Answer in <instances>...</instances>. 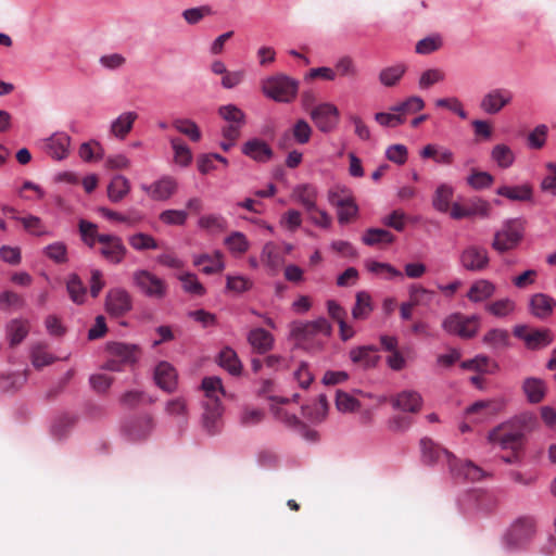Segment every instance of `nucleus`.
Masks as SVG:
<instances>
[{
	"instance_id": "nucleus-44",
	"label": "nucleus",
	"mask_w": 556,
	"mask_h": 556,
	"mask_svg": "<svg viewBox=\"0 0 556 556\" xmlns=\"http://www.w3.org/2000/svg\"><path fill=\"white\" fill-rule=\"evenodd\" d=\"M174 151V161L180 166H188L192 162V152L189 147L179 137L169 139Z\"/></svg>"
},
{
	"instance_id": "nucleus-18",
	"label": "nucleus",
	"mask_w": 556,
	"mask_h": 556,
	"mask_svg": "<svg viewBox=\"0 0 556 556\" xmlns=\"http://www.w3.org/2000/svg\"><path fill=\"white\" fill-rule=\"evenodd\" d=\"M71 137L65 132H55L45 140L43 149L52 159L61 161L68 154Z\"/></svg>"
},
{
	"instance_id": "nucleus-52",
	"label": "nucleus",
	"mask_w": 556,
	"mask_h": 556,
	"mask_svg": "<svg viewBox=\"0 0 556 556\" xmlns=\"http://www.w3.org/2000/svg\"><path fill=\"white\" fill-rule=\"evenodd\" d=\"M368 271L375 275L384 277L386 279H393L402 277V273L389 263H381L377 261L368 260L365 263Z\"/></svg>"
},
{
	"instance_id": "nucleus-60",
	"label": "nucleus",
	"mask_w": 556,
	"mask_h": 556,
	"mask_svg": "<svg viewBox=\"0 0 556 556\" xmlns=\"http://www.w3.org/2000/svg\"><path fill=\"white\" fill-rule=\"evenodd\" d=\"M79 232L83 241L90 248L94 245L96 241L99 242V237L102 235L98 232V226L96 224L85 219L79 222Z\"/></svg>"
},
{
	"instance_id": "nucleus-38",
	"label": "nucleus",
	"mask_w": 556,
	"mask_h": 556,
	"mask_svg": "<svg viewBox=\"0 0 556 556\" xmlns=\"http://www.w3.org/2000/svg\"><path fill=\"white\" fill-rule=\"evenodd\" d=\"M406 71L407 66L402 63L388 66L380 71L378 79L384 87H394L400 83Z\"/></svg>"
},
{
	"instance_id": "nucleus-54",
	"label": "nucleus",
	"mask_w": 556,
	"mask_h": 556,
	"mask_svg": "<svg viewBox=\"0 0 556 556\" xmlns=\"http://www.w3.org/2000/svg\"><path fill=\"white\" fill-rule=\"evenodd\" d=\"M225 245L232 254L242 255L249 250V241L244 233L240 231L231 232L225 238Z\"/></svg>"
},
{
	"instance_id": "nucleus-28",
	"label": "nucleus",
	"mask_w": 556,
	"mask_h": 556,
	"mask_svg": "<svg viewBox=\"0 0 556 556\" xmlns=\"http://www.w3.org/2000/svg\"><path fill=\"white\" fill-rule=\"evenodd\" d=\"M496 193L501 197L507 198L510 201L528 202L533 198V188L530 184L519 186H501L497 188Z\"/></svg>"
},
{
	"instance_id": "nucleus-58",
	"label": "nucleus",
	"mask_w": 556,
	"mask_h": 556,
	"mask_svg": "<svg viewBox=\"0 0 556 556\" xmlns=\"http://www.w3.org/2000/svg\"><path fill=\"white\" fill-rule=\"evenodd\" d=\"M130 247L137 251L155 250L159 248L156 240L147 233L139 232L129 237Z\"/></svg>"
},
{
	"instance_id": "nucleus-30",
	"label": "nucleus",
	"mask_w": 556,
	"mask_h": 556,
	"mask_svg": "<svg viewBox=\"0 0 556 556\" xmlns=\"http://www.w3.org/2000/svg\"><path fill=\"white\" fill-rule=\"evenodd\" d=\"M248 341L260 354H265L274 346V337L270 332L263 328H254L248 334Z\"/></svg>"
},
{
	"instance_id": "nucleus-37",
	"label": "nucleus",
	"mask_w": 556,
	"mask_h": 556,
	"mask_svg": "<svg viewBox=\"0 0 556 556\" xmlns=\"http://www.w3.org/2000/svg\"><path fill=\"white\" fill-rule=\"evenodd\" d=\"M453 195V187L446 184H441L440 186H438L432 199L433 207L441 213H447L450 206L453 204L451 203Z\"/></svg>"
},
{
	"instance_id": "nucleus-1",
	"label": "nucleus",
	"mask_w": 556,
	"mask_h": 556,
	"mask_svg": "<svg viewBox=\"0 0 556 556\" xmlns=\"http://www.w3.org/2000/svg\"><path fill=\"white\" fill-rule=\"evenodd\" d=\"M422 459L427 464H446L452 476L459 482L475 483L488 473L469 460L457 459L452 453L434 443L431 439L420 441Z\"/></svg>"
},
{
	"instance_id": "nucleus-61",
	"label": "nucleus",
	"mask_w": 556,
	"mask_h": 556,
	"mask_svg": "<svg viewBox=\"0 0 556 556\" xmlns=\"http://www.w3.org/2000/svg\"><path fill=\"white\" fill-rule=\"evenodd\" d=\"M76 418L72 415H61L52 425V433L54 437L62 439L66 437L70 430L74 427Z\"/></svg>"
},
{
	"instance_id": "nucleus-8",
	"label": "nucleus",
	"mask_w": 556,
	"mask_h": 556,
	"mask_svg": "<svg viewBox=\"0 0 556 556\" xmlns=\"http://www.w3.org/2000/svg\"><path fill=\"white\" fill-rule=\"evenodd\" d=\"M488 439L493 445L503 450L517 451L523 444V437L520 430L511 422H504L490 431Z\"/></svg>"
},
{
	"instance_id": "nucleus-29",
	"label": "nucleus",
	"mask_w": 556,
	"mask_h": 556,
	"mask_svg": "<svg viewBox=\"0 0 556 556\" xmlns=\"http://www.w3.org/2000/svg\"><path fill=\"white\" fill-rule=\"evenodd\" d=\"M555 306L556 301L544 293H536L532 295L530 300L531 313L541 319H545L551 316Z\"/></svg>"
},
{
	"instance_id": "nucleus-6",
	"label": "nucleus",
	"mask_w": 556,
	"mask_h": 556,
	"mask_svg": "<svg viewBox=\"0 0 556 556\" xmlns=\"http://www.w3.org/2000/svg\"><path fill=\"white\" fill-rule=\"evenodd\" d=\"M535 521L531 517L516 519L504 536V545L508 551L523 547L534 535Z\"/></svg>"
},
{
	"instance_id": "nucleus-33",
	"label": "nucleus",
	"mask_w": 556,
	"mask_h": 556,
	"mask_svg": "<svg viewBox=\"0 0 556 556\" xmlns=\"http://www.w3.org/2000/svg\"><path fill=\"white\" fill-rule=\"evenodd\" d=\"M218 365L232 376H239L242 371V364L236 351L229 346L224 348L217 357Z\"/></svg>"
},
{
	"instance_id": "nucleus-51",
	"label": "nucleus",
	"mask_w": 556,
	"mask_h": 556,
	"mask_svg": "<svg viewBox=\"0 0 556 556\" xmlns=\"http://www.w3.org/2000/svg\"><path fill=\"white\" fill-rule=\"evenodd\" d=\"M516 308L515 301L510 299H501L486 304L485 311L497 318H504L514 313Z\"/></svg>"
},
{
	"instance_id": "nucleus-22",
	"label": "nucleus",
	"mask_w": 556,
	"mask_h": 556,
	"mask_svg": "<svg viewBox=\"0 0 556 556\" xmlns=\"http://www.w3.org/2000/svg\"><path fill=\"white\" fill-rule=\"evenodd\" d=\"M147 194L155 201H164L169 199L177 189V184L172 177H163L149 186H142Z\"/></svg>"
},
{
	"instance_id": "nucleus-40",
	"label": "nucleus",
	"mask_w": 556,
	"mask_h": 556,
	"mask_svg": "<svg viewBox=\"0 0 556 556\" xmlns=\"http://www.w3.org/2000/svg\"><path fill=\"white\" fill-rule=\"evenodd\" d=\"M372 312L371 296L365 291L356 293V301L352 308V316L355 320L367 319Z\"/></svg>"
},
{
	"instance_id": "nucleus-21",
	"label": "nucleus",
	"mask_w": 556,
	"mask_h": 556,
	"mask_svg": "<svg viewBox=\"0 0 556 556\" xmlns=\"http://www.w3.org/2000/svg\"><path fill=\"white\" fill-rule=\"evenodd\" d=\"M241 151L244 155L260 163L268 162L274 155V151L270 146L258 138L248 140L242 146Z\"/></svg>"
},
{
	"instance_id": "nucleus-55",
	"label": "nucleus",
	"mask_w": 556,
	"mask_h": 556,
	"mask_svg": "<svg viewBox=\"0 0 556 556\" xmlns=\"http://www.w3.org/2000/svg\"><path fill=\"white\" fill-rule=\"evenodd\" d=\"M445 73L443 70L433 67L424 71L418 80V87L421 90H427L432 86L440 84L445 80Z\"/></svg>"
},
{
	"instance_id": "nucleus-47",
	"label": "nucleus",
	"mask_w": 556,
	"mask_h": 556,
	"mask_svg": "<svg viewBox=\"0 0 556 556\" xmlns=\"http://www.w3.org/2000/svg\"><path fill=\"white\" fill-rule=\"evenodd\" d=\"M468 218H489L492 212L491 204L481 198H472L466 202Z\"/></svg>"
},
{
	"instance_id": "nucleus-4",
	"label": "nucleus",
	"mask_w": 556,
	"mask_h": 556,
	"mask_svg": "<svg viewBox=\"0 0 556 556\" xmlns=\"http://www.w3.org/2000/svg\"><path fill=\"white\" fill-rule=\"evenodd\" d=\"M525 226L519 218L508 219L503 223L501 229L495 231L492 249L498 253L516 249L523 238Z\"/></svg>"
},
{
	"instance_id": "nucleus-41",
	"label": "nucleus",
	"mask_w": 556,
	"mask_h": 556,
	"mask_svg": "<svg viewBox=\"0 0 556 556\" xmlns=\"http://www.w3.org/2000/svg\"><path fill=\"white\" fill-rule=\"evenodd\" d=\"M408 295L413 304L417 306L430 307L435 299V292L426 289L419 285H412L408 289Z\"/></svg>"
},
{
	"instance_id": "nucleus-46",
	"label": "nucleus",
	"mask_w": 556,
	"mask_h": 556,
	"mask_svg": "<svg viewBox=\"0 0 556 556\" xmlns=\"http://www.w3.org/2000/svg\"><path fill=\"white\" fill-rule=\"evenodd\" d=\"M483 342L494 350H503L509 345V333L505 329H491L484 337Z\"/></svg>"
},
{
	"instance_id": "nucleus-15",
	"label": "nucleus",
	"mask_w": 556,
	"mask_h": 556,
	"mask_svg": "<svg viewBox=\"0 0 556 556\" xmlns=\"http://www.w3.org/2000/svg\"><path fill=\"white\" fill-rule=\"evenodd\" d=\"M99 243L102 245L100 254L110 263L119 264L124 260L127 250L119 237L101 235Z\"/></svg>"
},
{
	"instance_id": "nucleus-32",
	"label": "nucleus",
	"mask_w": 556,
	"mask_h": 556,
	"mask_svg": "<svg viewBox=\"0 0 556 556\" xmlns=\"http://www.w3.org/2000/svg\"><path fill=\"white\" fill-rule=\"evenodd\" d=\"M292 198L304 206L306 212L316 210L317 190L309 184L296 186L292 191Z\"/></svg>"
},
{
	"instance_id": "nucleus-24",
	"label": "nucleus",
	"mask_w": 556,
	"mask_h": 556,
	"mask_svg": "<svg viewBox=\"0 0 556 556\" xmlns=\"http://www.w3.org/2000/svg\"><path fill=\"white\" fill-rule=\"evenodd\" d=\"M312 127L305 119H299L290 131L283 134L279 140L280 148H288L290 138L292 137L299 144H306L312 137Z\"/></svg>"
},
{
	"instance_id": "nucleus-49",
	"label": "nucleus",
	"mask_w": 556,
	"mask_h": 556,
	"mask_svg": "<svg viewBox=\"0 0 556 556\" xmlns=\"http://www.w3.org/2000/svg\"><path fill=\"white\" fill-rule=\"evenodd\" d=\"M333 71L336 73V77L340 76V77H346L350 79H356L359 74L356 63L349 55L340 58L336 62Z\"/></svg>"
},
{
	"instance_id": "nucleus-13",
	"label": "nucleus",
	"mask_w": 556,
	"mask_h": 556,
	"mask_svg": "<svg viewBox=\"0 0 556 556\" xmlns=\"http://www.w3.org/2000/svg\"><path fill=\"white\" fill-rule=\"evenodd\" d=\"M154 428L153 418L150 415L132 417L123 426V432L128 440L138 442L146 440Z\"/></svg>"
},
{
	"instance_id": "nucleus-26",
	"label": "nucleus",
	"mask_w": 556,
	"mask_h": 556,
	"mask_svg": "<svg viewBox=\"0 0 556 556\" xmlns=\"http://www.w3.org/2000/svg\"><path fill=\"white\" fill-rule=\"evenodd\" d=\"M503 406L504 402L502 400L478 401L467 407L466 415H479L476 421H482L484 418L497 414Z\"/></svg>"
},
{
	"instance_id": "nucleus-42",
	"label": "nucleus",
	"mask_w": 556,
	"mask_h": 556,
	"mask_svg": "<svg viewBox=\"0 0 556 556\" xmlns=\"http://www.w3.org/2000/svg\"><path fill=\"white\" fill-rule=\"evenodd\" d=\"M172 125L178 132L186 136L192 142H199L202 138L199 126L192 119L176 118L173 121Z\"/></svg>"
},
{
	"instance_id": "nucleus-62",
	"label": "nucleus",
	"mask_w": 556,
	"mask_h": 556,
	"mask_svg": "<svg viewBox=\"0 0 556 556\" xmlns=\"http://www.w3.org/2000/svg\"><path fill=\"white\" fill-rule=\"evenodd\" d=\"M352 199H354L352 191L345 187H334L328 193V201L336 208L346 204Z\"/></svg>"
},
{
	"instance_id": "nucleus-23",
	"label": "nucleus",
	"mask_w": 556,
	"mask_h": 556,
	"mask_svg": "<svg viewBox=\"0 0 556 556\" xmlns=\"http://www.w3.org/2000/svg\"><path fill=\"white\" fill-rule=\"evenodd\" d=\"M522 392L530 404L541 403L547 393L546 382L538 377H528L522 381Z\"/></svg>"
},
{
	"instance_id": "nucleus-39",
	"label": "nucleus",
	"mask_w": 556,
	"mask_h": 556,
	"mask_svg": "<svg viewBox=\"0 0 556 556\" xmlns=\"http://www.w3.org/2000/svg\"><path fill=\"white\" fill-rule=\"evenodd\" d=\"M66 290L70 299L78 305L86 301L87 288L80 277L76 274H71L66 280Z\"/></svg>"
},
{
	"instance_id": "nucleus-53",
	"label": "nucleus",
	"mask_w": 556,
	"mask_h": 556,
	"mask_svg": "<svg viewBox=\"0 0 556 556\" xmlns=\"http://www.w3.org/2000/svg\"><path fill=\"white\" fill-rule=\"evenodd\" d=\"M462 367L464 369L492 374L497 369V364L492 362L488 356L479 355L472 359L463 362Z\"/></svg>"
},
{
	"instance_id": "nucleus-45",
	"label": "nucleus",
	"mask_w": 556,
	"mask_h": 556,
	"mask_svg": "<svg viewBox=\"0 0 556 556\" xmlns=\"http://www.w3.org/2000/svg\"><path fill=\"white\" fill-rule=\"evenodd\" d=\"M29 331V326L26 320L14 319L7 327L8 339L10 345L14 346L20 344Z\"/></svg>"
},
{
	"instance_id": "nucleus-9",
	"label": "nucleus",
	"mask_w": 556,
	"mask_h": 556,
	"mask_svg": "<svg viewBox=\"0 0 556 556\" xmlns=\"http://www.w3.org/2000/svg\"><path fill=\"white\" fill-rule=\"evenodd\" d=\"M479 326L480 319L478 316H465L460 313L448 315L442 323V327L447 333L456 334L463 339L475 337Z\"/></svg>"
},
{
	"instance_id": "nucleus-35",
	"label": "nucleus",
	"mask_w": 556,
	"mask_h": 556,
	"mask_svg": "<svg viewBox=\"0 0 556 556\" xmlns=\"http://www.w3.org/2000/svg\"><path fill=\"white\" fill-rule=\"evenodd\" d=\"M495 290L496 287L493 282L486 279H479L471 285L467 298L471 302H482L491 298L495 293Z\"/></svg>"
},
{
	"instance_id": "nucleus-64",
	"label": "nucleus",
	"mask_w": 556,
	"mask_h": 556,
	"mask_svg": "<svg viewBox=\"0 0 556 556\" xmlns=\"http://www.w3.org/2000/svg\"><path fill=\"white\" fill-rule=\"evenodd\" d=\"M338 222L341 225L350 224L354 222L358 216V205L355 199H352L346 204L337 208Z\"/></svg>"
},
{
	"instance_id": "nucleus-14",
	"label": "nucleus",
	"mask_w": 556,
	"mask_h": 556,
	"mask_svg": "<svg viewBox=\"0 0 556 556\" xmlns=\"http://www.w3.org/2000/svg\"><path fill=\"white\" fill-rule=\"evenodd\" d=\"M511 100L513 93L510 90L505 88L492 89L482 97L480 109L486 114L494 115L508 105Z\"/></svg>"
},
{
	"instance_id": "nucleus-36",
	"label": "nucleus",
	"mask_w": 556,
	"mask_h": 556,
	"mask_svg": "<svg viewBox=\"0 0 556 556\" xmlns=\"http://www.w3.org/2000/svg\"><path fill=\"white\" fill-rule=\"evenodd\" d=\"M130 191L129 180L122 175L112 178L108 186V198L111 202L117 203L122 201Z\"/></svg>"
},
{
	"instance_id": "nucleus-59",
	"label": "nucleus",
	"mask_w": 556,
	"mask_h": 556,
	"mask_svg": "<svg viewBox=\"0 0 556 556\" xmlns=\"http://www.w3.org/2000/svg\"><path fill=\"white\" fill-rule=\"evenodd\" d=\"M494 177L488 172L472 169L467 178V184L475 190L485 189L492 186Z\"/></svg>"
},
{
	"instance_id": "nucleus-27",
	"label": "nucleus",
	"mask_w": 556,
	"mask_h": 556,
	"mask_svg": "<svg viewBox=\"0 0 556 556\" xmlns=\"http://www.w3.org/2000/svg\"><path fill=\"white\" fill-rule=\"evenodd\" d=\"M108 351L112 357L118 359L125 366L137 362L138 348L136 345L112 342L108 344Z\"/></svg>"
},
{
	"instance_id": "nucleus-11",
	"label": "nucleus",
	"mask_w": 556,
	"mask_h": 556,
	"mask_svg": "<svg viewBox=\"0 0 556 556\" xmlns=\"http://www.w3.org/2000/svg\"><path fill=\"white\" fill-rule=\"evenodd\" d=\"M308 113L312 121L321 132H331L337 128L340 121L338 108L329 102L312 106Z\"/></svg>"
},
{
	"instance_id": "nucleus-48",
	"label": "nucleus",
	"mask_w": 556,
	"mask_h": 556,
	"mask_svg": "<svg viewBox=\"0 0 556 556\" xmlns=\"http://www.w3.org/2000/svg\"><path fill=\"white\" fill-rule=\"evenodd\" d=\"M329 405L327 401V396L325 394H320L314 404V406H306L303 407V414L305 417H307L309 420L314 422H319L324 420V418L327 415Z\"/></svg>"
},
{
	"instance_id": "nucleus-16",
	"label": "nucleus",
	"mask_w": 556,
	"mask_h": 556,
	"mask_svg": "<svg viewBox=\"0 0 556 556\" xmlns=\"http://www.w3.org/2000/svg\"><path fill=\"white\" fill-rule=\"evenodd\" d=\"M515 337L525 341L528 349L536 350L548 345L552 342L551 332L544 330H530L527 326L520 325L514 328Z\"/></svg>"
},
{
	"instance_id": "nucleus-3",
	"label": "nucleus",
	"mask_w": 556,
	"mask_h": 556,
	"mask_svg": "<svg viewBox=\"0 0 556 556\" xmlns=\"http://www.w3.org/2000/svg\"><path fill=\"white\" fill-rule=\"evenodd\" d=\"M299 81L283 74H278L262 81L263 93L277 101L289 103L295 99Z\"/></svg>"
},
{
	"instance_id": "nucleus-25",
	"label": "nucleus",
	"mask_w": 556,
	"mask_h": 556,
	"mask_svg": "<svg viewBox=\"0 0 556 556\" xmlns=\"http://www.w3.org/2000/svg\"><path fill=\"white\" fill-rule=\"evenodd\" d=\"M193 265L201 267V270L206 275L220 273L225 268L223 254L219 251H216L213 254L204 253L194 256Z\"/></svg>"
},
{
	"instance_id": "nucleus-10",
	"label": "nucleus",
	"mask_w": 556,
	"mask_h": 556,
	"mask_svg": "<svg viewBox=\"0 0 556 556\" xmlns=\"http://www.w3.org/2000/svg\"><path fill=\"white\" fill-rule=\"evenodd\" d=\"M458 262L467 271L481 273L490 265V253L481 244H468L460 251Z\"/></svg>"
},
{
	"instance_id": "nucleus-7",
	"label": "nucleus",
	"mask_w": 556,
	"mask_h": 556,
	"mask_svg": "<svg viewBox=\"0 0 556 556\" xmlns=\"http://www.w3.org/2000/svg\"><path fill=\"white\" fill-rule=\"evenodd\" d=\"M134 286L146 296L162 300L167 294V283L147 269H138L132 274Z\"/></svg>"
},
{
	"instance_id": "nucleus-20",
	"label": "nucleus",
	"mask_w": 556,
	"mask_h": 556,
	"mask_svg": "<svg viewBox=\"0 0 556 556\" xmlns=\"http://www.w3.org/2000/svg\"><path fill=\"white\" fill-rule=\"evenodd\" d=\"M154 381L162 390L174 392L177 386L176 369L168 362H160L154 369Z\"/></svg>"
},
{
	"instance_id": "nucleus-19",
	"label": "nucleus",
	"mask_w": 556,
	"mask_h": 556,
	"mask_svg": "<svg viewBox=\"0 0 556 556\" xmlns=\"http://www.w3.org/2000/svg\"><path fill=\"white\" fill-rule=\"evenodd\" d=\"M378 349L374 345H362L351 349L349 356L354 365L363 369H369L377 366L379 356Z\"/></svg>"
},
{
	"instance_id": "nucleus-34",
	"label": "nucleus",
	"mask_w": 556,
	"mask_h": 556,
	"mask_svg": "<svg viewBox=\"0 0 556 556\" xmlns=\"http://www.w3.org/2000/svg\"><path fill=\"white\" fill-rule=\"evenodd\" d=\"M422 159H432L435 163L442 165H451L454 162V153L443 147L437 144H427L420 151Z\"/></svg>"
},
{
	"instance_id": "nucleus-57",
	"label": "nucleus",
	"mask_w": 556,
	"mask_h": 556,
	"mask_svg": "<svg viewBox=\"0 0 556 556\" xmlns=\"http://www.w3.org/2000/svg\"><path fill=\"white\" fill-rule=\"evenodd\" d=\"M424 108L425 101L418 96H412L402 103L392 106L391 111L399 112L400 114H403V116L405 117V115L419 112Z\"/></svg>"
},
{
	"instance_id": "nucleus-50",
	"label": "nucleus",
	"mask_w": 556,
	"mask_h": 556,
	"mask_svg": "<svg viewBox=\"0 0 556 556\" xmlns=\"http://www.w3.org/2000/svg\"><path fill=\"white\" fill-rule=\"evenodd\" d=\"M491 157L501 168H508L515 162L514 152L508 146L503 143L493 147Z\"/></svg>"
},
{
	"instance_id": "nucleus-31",
	"label": "nucleus",
	"mask_w": 556,
	"mask_h": 556,
	"mask_svg": "<svg viewBox=\"0 0 556 556\" xmlns=\"http://www.w3.org/2000/svg\"><path fill=\"white\" fill-rule=\"evenodd\" d=\"M137 118L138 114L136 112L122 113L111 123V134L118 139H125L131 131Z\"/></svg>"
},
{
	"instance_id": "nucleus-12",
	"label": "nucleus",
	"mask_w": 556,
	"mask_h": 556,
	"mask_svg": "<svg viewBox=\"0 0 556 556\" xmlns=\"http://www.w3.org/2000/svg\"><path fill=\"white\" fill-rule=\"evenodd\" d=\"M132 308V299L123 288H112L105 296V309L114 317H122Z\"/></svg>"
},
{
	"instance_id": "nucleus-56",
	"label": "nucleus",
	"mask_w": 556,
	"mask_h": 556,
	"mask_svg": "<svg viewBox=\"0 0 556 556\" xmlns=\"http://www.w3.org/2000/svg\"><path fill=\"white\" fill-rule=\"evenodd\" d=\"M219 116L229 123V125L243 126L245 124V114L235 104L222 105L218 109Z\"/></svg>"
},
{
	"instance_id": "nucleus-5",
	"label": "nucleus",
	"mask_w": 556,
	"mask_h": 556,
	"mask_svg": "<svg viewBox=\"0 0 556 556\" xmlns=\"http://www.w3.org/2000/svg\"><path fill=\"white\" fill-rule=\"evenodd\" d=\"M331 331V325L324 317L313 321H293L290 325V336L302 344L314 341L320 334L329 337Z\"/></svg>"
},
{
	"instance_id": "nucleus-17",
	"label": "nucleus",
	"mask_w": 556,
	"mask_h": 556,
	"mask_svg": "<svg viewBox=\"0 0 556 556\" xmlns=\"http://www.w3.org/2000/svg\"><path fill=\"white\" fill-rule=\"evenodd\" d=\"M395 409L416 414L421 409L422 397L420 393L414 390H404L390 400Z\"/></svg>"
},
{
	"instance_id": "nucleus-43",
	"label": "nucleus",
	"mask_w": 556,
	"mask_h": 556,
	"mask_svg": "<svg viewBox=\"0 0 556 556\" xmlns=\"http://www.w3.org/2000/svg\"><path fill=\"white\" fill-rule=\"evenodd\" d=\"M394 240V235L382 228H369L363 236V242L370 247L378 244H391Z\"/></svg>"
},
{
	"instance_id": "nucleus-63",
	"label": "nucleus",
	"mask_w": 556,
	"mask_h": 556,
	"mask_svg": "<svg viewBox=\"0 0 556 556\" xmlns=\"http://www.w3.org/2000/svg\"><path fill=\"white\" fill-rule=\"evenodd\" d=\"M179 280L182 283V289L193 295L201 296L205 293V288L198 280L197 276L192 273H186L180 275Z\"/></svg>"
},
{
	"instance_id": "nucleus-2",
	"label": "nucleus",
	"mask_w": 556,
	"mask_h": 556,
	"mask_svg": "<svg viewBox=\"0 0 556 556\" xmlns=\"http://www.w3.org/2000/svg\"><path fill=\"white\" fill-rule=\"evenodd\" d=\"M201 388L204 392L203 403V427L205 430L213 434L219 431L222 426L223 406L220 399L226 396V391L223 387L219 377H205L202 380Z\"/></svg>"
}]
</instances>
